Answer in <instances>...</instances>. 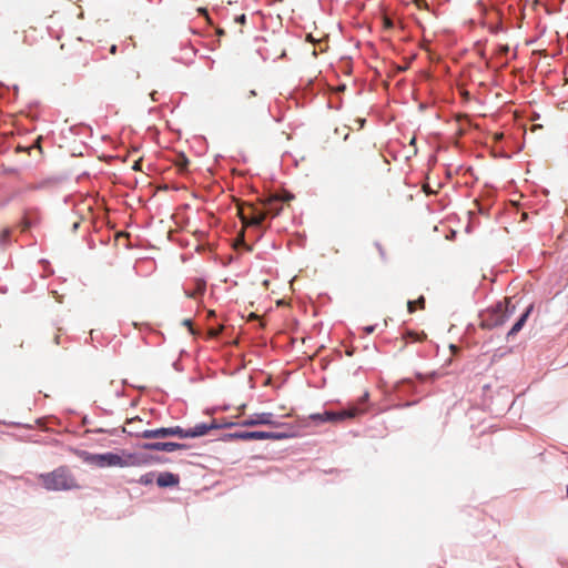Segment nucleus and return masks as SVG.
<instances>
[{
  "label": "nucleus",
  "instance_id": "1",
  "mask_svg": "<svg viewBox=\"0 0 568 568\" xmlns=\"http://www.w3.org/2000/svg\"><path fill=\"white\" fill-rule=\"evenodd\" d=\"M39 479L48 490H71L79 488L77 479L65 466H61L51 473L41 474L39 475Z\"/></svg>",
  "mask_w": 568,
  "mask_h": 568
},
{
  "label": "nucleus",
  "instance_id": "2",
  "mask_svg": "<svg viewBox=\"0 0 568 568\" xmlns=\"http://www.w3.org/2000/svg\"><path fill=\"white\" fill-rule=\"evenodd\" d=\"M515 310V305L510 303L509 298H506L504 302H499L495 307L487 311L481 321V326L485 328L501 326L514 315Z\"/></svg>",
  "mask_w": 568,
  "mask_h": 568
},
{
  "label": "nucleus",
  "instance_id": "3",
  "mask_svg": "<svg viewBox=\"0 0 568 568\" xmlns=\"http://www.w3.org/2000/svg\"><path fill=\"white\" fill-rule=\"evenodd\" d=\"M217 428L214 423H200L192 428H182L180 426L170 427L171 436H178L180 438H195L205 436L211 429Z\"/></svg>",
  "mask_w": 568,
  "mask_h": 568
},
{
  "label": "nucleus",
  "instance_id": "4",
  "mask_svg": "<svg viewBox=\"0 0 568 568\" xmlns=\"http://www.w3.org/2000/svg\"><path fill=\"white\" fill-rule=\"evenodd\" d=\"M239 216L245 226H261L266 217V212L248 204L246 209L239 207Z\"/></svg>",
  "mask_w": 568,
  "mask_h": 568
},
{
  "label": "nucleus",
  "instance_id": "5",
  "mask_svg": "<svg viewBox=\"0 0 568 568\" xmlns=\"http://www.w3.org/2000/svg\"><path fill=\"white\" fill-rule=\"evenodd\" d=\"M92 464L98 467H126L128 460L114 453L95 454L90 457Z\"/></svg>",
  "mask_w": 568,
  "mask_h": 568
},
{
  "label": "nucleus",
  "instance_id": "6",
  "mask_svg": "<svg viewBox=\"0 0 568 568\" xmlns=\"http://www.w3.org/2000/svg\"><path fill=\"white\" fill-rule=\"evenodd\" d=\"M2 41L8 47H19L20 44L31 45L32 40L29 39L27 31L20 32L18 29L9 27L2 32Z\"/></svg>",
  "mask_w": 568,
  "mask_h": 568
},
{
  "label": "nucleus",
  "instance_id": "7",
  "mask_svg": "<svg viewBox=\"0 0 568 568\" xmlns=\"http://www.w3.org/2000/svg\"><path fill=\"white\" fill-rule=\"evenodd\" d=\"M363 413H364L363 408H361L356 405H352L348 408L342 409L339 412L326 410L325 417L328 420V423H341L348 418H355L356 416H358Z\"/></svg>",
  "mask_w": 568,
  "mask_h": 568
},
{
  "label": "nucleus",
  "instance_id": "8",
  "mask_svg": "<svg viewBox=\"0 0 568 568\" xmlns=\"http://www.w3.org/2000/svg\"><path fill=\"white\" fill-rule=\"evenodd\" d=\"M243 427H253L257 425L277 426L278 424L274 420L272 413H258L243 419L239 423Z\"/></svg>",
  "mask_w": 568,
  "mask_h": 568
},
{
  "label": "nucleus",
  "instance_id": "9",
  "mask_svg": "<svg viewBox=\"0 0 568 568\" xmlns=\"http://www.w3.org/2000/svg\"><path fill=\"white\" fill-rule=\"evenodd\" d=\"M262 105L255 90L244 92L239 97V106L245 112H254Z\"/></svg>",
  "mask_w": 568,
  "mask_h": 568
},
{
  "label": "nucleus",
  "instance_id": "10",
  "mask_svg": "<svg viewBox=\"0 0 568 568\" xmlns=\"http://www.w3.org/2000/svg\"><path fill=\"white\" fill-rule=\"evenodd\" d=\"M142 448L145 450H155V452H175L180 449H185L186 446L184 444L173 443V442H155V443H145L142 445Z\"/></svg>",
  "mask_w": 568,
  "mask_h": 568
},
{
  "label": "nucleus",
  "instance_id": "11",
  "mask_svg": "<svg viewBox=\"0 0 568 568\" xmlns=\"http://www.w3.org/2000/svg\"><path fill=\"white\" fill-rule=\"evenodd\" d=\"M232 437L241 440L277 439L281 436L268 432H237Z\"/></svg>",
  "mask_w": 568,
  "mask_h": 568
},
{
  "label": "nucleus",
  "instance_id": "12",
  "mask_svg": "<svg viewBox=\"0 0 568 568\" xmlns=\"http://www.w3.org/2000/svg\"><path fill=\"white\" fill-rule=\"evenodd\" d=\"M264 207L266 215L271 214L272 216H276L282 211V200L280 195H272L264 202Z\"/></svg>",
  "mask_w": 568,
  "mask_h": 568
},
{
  "label": "nucleus",
  "instance_id": "13",
  "mask_svg": "<svg viewBox=\"0 0 568 568\" xmlns=\"http://www.w3.org/2000/svg\"><path fill=\"white\" fill-rule=\"evenodd\" d=\"M179 476L169 471L161 473L156 478V484L160 487H173L179 485Z\"/></svg>",
  "mask_w": 568,
  "mask_h": 568
},
{
  "label": "nucleus",
  "instance_id": "14",
  "mask_svg": "<svg viewBox=\"0 0 568 568\" xmlns=\"http://www.w3.org/2000/svg\"><path fill=\"white\" fill-rule=\"evenodd\" d=\"M136 436L142 438H166L171 436L170 427H161L156 429H145L142 433H136Z\"/></svg>",
  "mask_w": 568,
  "mask_h": 568
},
{
  "label": "nucleus",
  "instance_id": "15",
  "mask_svg": "<svg viewBox=\"0 0 568 568\" xmlns=\"http://www.w3.org/2000/svg\"><path fill=\"white\" fill-rule=\"evenodd\" d=\"M534 306L529 305L526 311L521 314V316L518 318V321L513 325L510 331L508 332L507 336H514L516 335L525 325L526 321L528 320Z\"/></svg>",
  "mask_w": 568,
  "mask_h": 568
},
{
  "label": "nucleus",
  "instance_id": "16",
  "mask_svg": "<svg viewBox=\"0 0 568 568\" xmlns=\"http://www.w3.org/2000/svg\"><path fill=\"white\" fill-rule=\"evenodd\" d=\"M416 306H418L420 310L425 308V298H424V296H420L417 301H408L407 310H408L409 313H414L416 311Z\"/></svg>",
  "mask_w": 568,
  "mask_h": 568
},
{
  "label": "nucleus",
  "instance_id": "17",
  "mask_svg": "<svg viewBox=\"0 0 568 568\" xmlns=\"http://www.w3.org/2000/svg\"><path fill=\"white\" fill-rule=\"evenodd\" d=\"M175 164L180 172H185L187 170L190 161L184 154H179Z\"/></svg>",
  "mask_w": 568,
  "mask_h": 568
},
{
  "label": "nucleus",
  "instance_id": "18",
  "mask_svg": "<svg viewBox=\"0 0 568 568\" xmlns=\"http://www.w3.org/2000/svg\"><path fill=\"white\" fill-rule=\"evenodd\" d=\"M153 478H154V474L149 473V474L142 475L139 479V483L142 485H150L153 483Z\"/></svg>",
  "mask_w": 568,
  "mask_h": 568
},
{
  "label": "nucleus",
  "instance_id": "19",
  "mask_svg": "<svg viewBox=\"0 0 568 568\" xmlns=\"http://www.w3.org/2000/svg\"><path fill=\"white\" fill-rule=\"evenodd\" d=\"M310 418L315 420V422H320V423H328V420L325 417V412L324 413H318V414H312L310 416Z\"/></svg>",
  "mask_w": 568,
  "mask_h": 568
},
{
  "label": "nucleus",
  "instance_id": "20",
  "mask_svg": "<svg viewBox=\"0 0 568 568\" xmlns=\"http://www.w3.org/2000/svg\"><path fill=\"white\" fill-rule=\"evenodd\" d=\"M10 236V230L4 229L0 232V243H3L7 241V239Z\"/></svg>",
  "mask_w": 568,
  "mask_h": 568
},
{
  "label": "nucleus",
  "instance_id": "21",
  "mask_svg": "<svg viewBox=\"0 0 568 568\" xmlns=\"http://www.w3.org/2000/svg\"><path fill=\"white\" fill-rule=\"evenodd\" d=\"M222 329H223V326H221L216 329L212 328V329H210L209 335L211 337H216L222 332Z\"/></svg>",
  "mask_w": 568,
  "mask_h": 568
},
{
  "label": "nucleus",
  "instance_id": "22",
  "mask_svg": "<svg viewBox=\"0 0 568 568\" xmlns=\"http://www.w3.org/2000/svg\"><path fill=\"white\" fill-rule=\"evenodd\" d=\"M235 22L237 23H241V24H244L246 22V16L245 14H240L235 18Z\"/></svg>",
  "mask_w": 568,
  "mask_h": 568
},
{
  "label": "nucleus",
  "instance_id": "23",
  "mask_svg": "<svg viewBox=\"0 0 568 568\" xmlns=\"http://www.w3.org/2000/svg\"><path fill=\"white\" fill-rule=\"evenodd\" d=\"M199 12H200L201 14H203V16L206 18V20H207L209 22H211V20H210V17H209V13H207V10H206V9H204V8H200V9H199Z\"/></svg>",
  "mask_w": 568,
  "mask_h": 568
},
{
  "label": "nucleus",
  "instance_id": "24",
  "mask_svg": "<svg viewBox=\"0 0 568 568\" xmlns=\"http://www.w3.org/2000/svg\"><path fill=\"white\" fill-rule=\"evenodd\" d=\"M384 24L386 28H392L393 27V22L389 18H384Z\"/></svg>",
  "mask_w": 568,
  "mask_h": 568
},
{
  "label": "nucleus",
  "instance_id": "25",
  "mask_svg": "<svg viewBox=\"0 0 568 568\" xmlns=\"http://www.w3.org/2000/svg\"><path fill=\"white\" fill-rule=\"evenodd\" d=\"M280 199L282 200V202H284V201H290V200H292V199H293V195H291V194H286L284 197L280 196Z\"/></svg>",
  "mask_w": 568,
  "mask_h": 568
},
{
  "label": "nucleus",
  "instance_id": "26",
  "mask_svg": "<svg viewBox=\"0 0 568 568\" xmlns=\"http://www.w3.org/2000/svg\"><path fill=\"white\" fill-rule=\"evenodd\" d=\"M499 51H500V53L506 54L508 52V47L507 45L500 47Z\"/></svg>",
  "mask_w": 568,
  "mask_h": 568
},
{
  "label": "nucleus",
  "instance_id": "27",
  "mask_svg": "<svg viewBox=\"0 0 568 568\" xmlns=\"http://www.w3.org/2000/svg\"><path fill=\"white\" fill-rule=\"evenodd\" d=\"M183 324H184L185 326H187V327L192 331V323H191V321H190V320H185V321L183 322Z\"/></svg>",
  "mask_w": 568,
  "mask_h": 568
},
{
  "label": "nucleus",
  "instance_id": "28",
  "mask_svg": "<svg viewBox=\"0 0 568 568\" xmlns=\"http://www.w3.org/2000/svg\"><path fill=\"white\" fill-rule=\"evenodd\" d=\"M132 168L135 171L140 170V161H135Z\"/></svg>",
  "mask_w": 568,
  "mask_h": 568
},
{
  "label": "nucleus",
  "instance_id": "29",
  "mask_svg": "<svg viewBox=\"0 0 568 568\" xmlns=\"http://www.w3.org/2000/svg\"><path fill=\"white\" fill-rule=\"evenodd\" d=\"M365 331H366L367 334H371V333L374 332V327L373 326H367V327H365Z\"/></svg>",
  "mask_w": 568,
  "mask_h": 568
},
{
  "label": "nucleus",
  "instance_id": "30",
  "mask_svg": "<svg viewBox=\"0 0 568 568\" xmlns=\"http://www.w3.org/2000/svg\"><path fill=\"white\" fill-rule=\"evenodd\" d=\"M416 4L420 8L422 3H426L425 0H415Z\"/></svg>",
  "mask_w": 568,
  "mask_h": 568
},
{
  "label": "nucleus",
  "instance_id": "31",
  "mask_svg": "<svg viewBox=\"0 0 568 568\" xmlns=\"http://www.w3.org/2000/svg\"><path fill=\"white\" fill-rule=\"evenodd\" d=\"M216 33H217L219 36H224V34H225V31H224L223 29H217V30H216Z\"/></svg>",
  "mask_w": 568,
  "mask_h": 568
},
{
  "label": "nucleus",
  "instance_id": "32",
  "mask_svg": "<svg viewBox=\"0 0 568 568\" xmlns=\"http://www.w3.org/2000/svg\"><path fill=\"white\" fill-rule=\"evenodd\" d=\"M255 318H257V315L254 313H251L248 316V320H255Z\"/></svg>",
  "mask_w": 568,
  "mask_h": 568
},
{
  "label": "nucleus",
  "instance_id": "33",
  "mask_svg": "<svg viewBox=\"0 0 568 568\" xmlns=\"http://www.w3.org/2000/svg\"><path fill=\"white\" fill-rule=\"evenodd\" d=\"M367 397H368V394L366 393L362 398H361V402L364 403L367 400Z\"/></svg>",
  "mask_w": 568,
  "mask_h": 568
},
{
  "label": "nucleus",
  "instance_id": "34",
  "mask_svg": "<svg viewBox=\"0 0 568 568\" xmlns=\"http://www.w3.org/2000/svg\"><path fill=\"white\" fill-rule=\"evenodd\" d=\"M358 122H359V128H363L364 123H365V120L364 119H359Z\"/></svg>",
  "mask_w": 568,
  "mask_h": 568
},
{
  "label": "nucleus",
  "instance_id": "35",
  "mask_svg": "<svg viewBox=\"0 0 568 568\" xmlns=\"http://www.w3.org/2000/svg\"><path fill=\"white\" fill-rule=\"evenodd\" d=\"M111 52L114 53L115 52V45H112L111 48Z\"/></svg>",
  "mask_w": 568,
  "mask_h": 568
},
{
  "label": "nucleus",
  "instance_id": "36",
  "mask_svg": "<svg viewBox=\"0 0 568 568\" xmlns=\"http://www.w3.org/2000/svg\"><path fill=\"white\" fill-rule=\"evenodd\" d=\"M187 296L189 297H194L195 295H194V293H192V294H187Z\"/></svg>",
  "mask_w": 568,
  "mask_h": 568
},
{
  "label": "nucleus",
  "instance_id": "37",
  "mask_svg": "<svg viewBox=\"0 0 568 568\" xmlns=\"http://www.w3.org/2000/svg\"><path fill=\"white\" fill-rule=\"evenodd\" d=\"M134 422H135L134 419H131V420H129L128 424L130 425V424H133Z\"/></svg>",
  "mask_w": 568,
  "mask_h": 568
}]
</instances>
